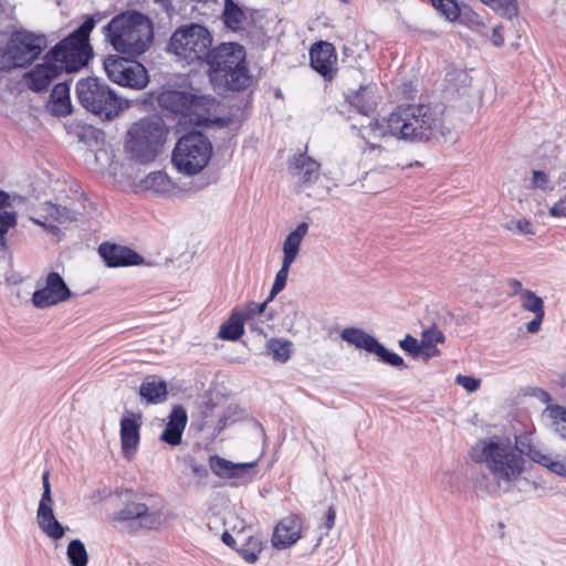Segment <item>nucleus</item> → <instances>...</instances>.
<instances>
[{
  "label": "nucleus",
  "instance_id": "obj_1",
  "mask_svg": "<svg viewBox=\"0 0 566 566\" xmlns=\"http://www.w3.org/2000/svg\"><path fill=\"white\" fill-rule=\"evenodd\" d=\"M441 113L427 104H407L395 108L381 120L375 119L361 125L359 135L363 139L396 137L408 142H427L441 128Z\"/></svg>",
  "mask_w": 566,
  "mask_h": 566
},
{
  "label": "nucleus",
  "instance_id": "obj_2",
  "mask_svg": "<svg viewBox=\"0 0 566 566\" xmlns=\"http://www.w3.org/2000/svg\"><path fill=\"white\" fill-rule=\"evenodd\" d=\"M206 62L209 80L216 91H242L250 85L251 76L242 45L221 43L210 51Z\"/></svg>",
  "mask_w": 566,
  "mask_h": 566
},
{
  "label": "nucleus",
  "instance_id": "obj_3",
  "mask_svg": "<svg viewBox=\"0 0 566 566\" xmlns=\"http://www.w3.org/2000/svg\"><path fill=\"white\" fill-rule=\"evenodd\" d=\"M530 450H536L520 438L516 444L510 440L491 438L479 441L472 449L475 462H484L494 478L510 482L524 469L523 453L530 457Z\"/></svg>",
  "mask_w": 566,
  "mask_h": 566
},
{
  "label": "nucleus",
  "instance_id": "obj_4",
  "mask_svg": "<svg viewBox=\"0 0 566 566\" xmlns=\"http://www.w3.org/2000/svg\"><path fill=\"white\" fill-rule=\"evenodd\" d=\"M104 33L115 51L129 56L145 53L154 40L151 21L137 11L115 15L104 27Z\"/></svg>",
  "mask_w": 566,
  "mask_h": 566
},
{
  "label": "nucleus",
  "instance_id": "obj_5",
  "mask_svg": "<svg viewBox=\"0 0 566 566\" xmlns=\"http://www.w3.org/2000/svg\"><path fill=\"white\" fill-rule=\"evenodd\" d=\"M167 134L168 127L160 117H144L128 129L126 151L139 163L153 161L166 143Z\"/></svg>",
  "mask_w": 566,
  "mask_h": 566
},
{
  "label": "nucleus",
  "instance_id": "obj_6",
  "mask_svg": "<svg viewBox=\"0 0 566 566\" xmlns=\"http://www.w3.org/2000/svg\"><path fill=\"white\" fill-rule=\"evenodd\" d=\"M95 24V15L87 17L76 30L48 52L49 59L57 63L61 72L73 73L87 65L92 57L88 39Z\"/></svg>",
  "mask_w": 566,
  "mask_h": 566
},
{
  "label": "nucleus",
  "instance_id": "obj_7",
  "mask_svg": "<svg viewBox=\"0 0 566 566\" xmlns=\"http://www.w3.org/2000/svg\"><path fill=\"white\" fill-rule=\"evenodd\" d=\"M78 103L101 118L116 117L127 105L104 81L97 77L82 78L76 83Z\"/></svg>",
  "mask_w": 566,
  "mask_h": 566
},
{
  "label": "nucleus",
  "instance_id": "obj_8",
  "mask_svg": "<svg viewBox=\"0 0 566 566\" xmlns=\"http://www.w3.org/2000/svg\"><path fill=\"white\" fill-rule=\"evenodd\" d=\"M211 154L212 145L208 137L199 132L188 133L177 142L171 163L178 171L191 176L208 165Z\"/></svg>",
  "mask_w": 566,
  "mask_h": 566
},
{
  "label": "nucleus",
  "instance_id": "obj_9",
  "mask_svg": "<svg viewBox=\"0 0 566 566\" xmlns=\"http://www.w3.org/2000/svg\"><path fill=\"white\" fill-rule=\"evenodd\" d=\"M212 36L207 28L190 24L178 28L170 36L168 51L188 64L206 60L210 53Z\"/></svg>",
  "mask_w": 566,
  "mask_h": 566
},
{
  "label": "nucleus",
  "instance_id": "obj_10",
  "mask_svg": "<svg viewBox=\"0 0 566 566\" xmlns=\"http://www.w3.org/2000/svg\"><path fill=\"white\" fill-rule=\"evenodd\" d=\"M45 39L28 31L13 32L4 48H0V70L25 67L42 52Z\"/></svg>",
  "mask_w": 566,
  "mask_h": 566
},
{
  "label": "nucleus",
  "instance_id": "obj_11",
  "mask_svg": "<svg viewBox=\"0 0 566 566\" xmlns=\"http://www.w3.org/2000/svg\"><path fill=\"white\" fill-rule=\"evenodd\" d=\"M111 521L115 526L132 532L155 530L161 524V513L143 502L128 501L112 515Z\"/></svg>",
  "mask_w": 566,
  "mask_h": 566
},
{
  "label": "nucleus",
  "instance_id": "obj_12",
  "mask_svg": "<svg viewBox=\"0 0 566 566\" xmlns=\"http://www.w3.org/2000/svg\"><path fill=\"white\" fill-rule=\"evenodd\" d=\"M104 70L112 82L122 86L142 90L148 83L146 69L135 60L109 55L104 61Z\"/></svg>",
  "mask_w": 566,
  "mask_h": 566
},
{
  "label": "nucleus",
  "instance_id": "obj_13",
  "mask_svg": "<svg viewBox=\"0 0 566 566\" xmlns=\"http://www.w3.org/2000/svg\"><path fill=\"white\" fill-rule=\"evenodd\" d=\"M340 337L346 343L354 345L356 348L364 349L378 356L379 360L395 368H406L403 358L388 350L374 336L360 328L348 327L343 329Z\"/></svg>",
  "mask_w": 566,
  "mask_h": 566
},
{
  "label": "nucleus",
  "instance_id": "obj_14",
  "mask_svg": "<svg viewBox=\"0 0 566 566\" xmlns=\"http://www.w3.org/2000/svg\"><path fill=\"white\" fill-rule=\"evenodd\" d=\"M50 473L46 471L42 476L43 493L41 495L36 510V523L40 531L50 539L56 542L64 537L67 526L62 525L57 521L53 511V499L51 484L49 480Z\"/></svg>",
  "mask_w": 566,
  "mask_h": 566
},
{
  "label": "nucleus",
  "instance_id": "obj_15",
  "mask_svg": "<svg viewBox=\"0 0 566 566\" xmlns=\"http://www.w3.org/2000/svg\"><path fill=\"white\" fill-rule=\"evenodd\" d=\"M205 96H196L193 94L180 91H165L158 96V104L161 108L182 116H197V124H202L207 118L202 117L199 112L205 105Z\"/></svg>",
  "mask_w": 566,
  "mask_h": 566
},
{
  "label": "nucleus",
  "instance_id": "obj_16",
  "mask_svg": "<svg viewBox=\"0 0 566 566\" xmlns=\"http://www.w3.org/2000/svg\"><path fill=\"white\" fill-rule=\"evenodd\" d=\"M72 295L64 279L56 272H50L42 287L34 291L32 304L36 308H46L67 301Z\"/></svg>",
  "mask_w": 566,
  "mask_h": 566
},
{
  "label": "nucleus",
  "instance_id": "obj_17",
  "mask_svg": "<svg viewBox=\"0 0 566 566\" xmlns=\"http://www.w3.org/2000/svg\"><path fill=\"white\" fill-rule=\"evenodd\" d=\"M289 172L295 179V188L302 191L319 179L321 164L306 153L295 154L289 161Z\"/></svg>",
  "mask_w": 566,
  "mask_h": 566
},
{
  "label": "nucleus",
  "instance_id": "obj_18",
  "mask_svg": "<svg viewBox=\"0 0 566 566\" xmlns=\"http://www.w3.org/2000/svg\"><path fill=\"white\" fill-rule=\"evenodd\" d=\"M98 253L109 268L138 265L144 261L134 250L114 243H102Z\"/></svg>",
  "mask_w": 566,
  "mask_h": 566
},
{
  "label": "nucleus",
  "instance_id": "obj_19",
  "mask_svg": "<svg viewBox=\"0 0 566 566\" xmlns=\"http://www.w3.org/2000/svg\"><path fill=\"white\" fill-rule=\"evenodd\" d=\"M61 73L57 63H54L46 54L44 63L35 65L27 74L28 85L34 92L45 91Z\"/></svg>",
  "mask_w": 566,
  "mask_h": 566
},
{
  "label": "nucleus",
  "instance_id": "obj_20",
  "mask_svg": "<svg viewBox=\"0 0 566 566\" xmlns=\"http://www.w3.org/2000/svg\"><path fill=\"white\" fill-rule=\"evenodd\" d=\"M301 537V521L296 515H290L280 521L275 526L272 545L275 548L284 549L297 542Z\"/></svg>",
  "mask_w": 566,
  "mask_h": 566
},
{
  "label": "nucleus",
  "instance_id": "obj_21",
  "mask_svg": "<svg viewBox=\"0 0 566 566\" xmlns=\"http://www.w3.org/2000/svg\"><path fill=\"white\" fill-rule=\"evenodd\" d=\"M188 422V416L184 407L176 406L168 416V421L159 439L176 447L181 443L182 433Z\"/></svg>",
  "mask_w": 566,
  "mask_h": 566
},
{
  "label": "nucleus",
  "instance_id": "obj_22",
  "mask_svg": "<svg viewBox=\"0 0 566 566\" xmlns=\"http://www.w3.org/2000/svg\"><path fill=\"white\" fill-rule=\"evenodd\" d=\"M310 59L312 67L321 75L327 76L333 71L337 55L332 43L319 41L311 48Z\"/></svg>",
  "mask_w": 566,
  "mask_h": 566
},
{
  "label": "nucleus",
  "instance_id": "obj_23",
  "mask_svg": "<svg viewBox=\"0 0 566 566\" xmlns=\"http://www.w3.org/2000/svg\"><path fill=\"white\" fill-rule=\"evenodd\" d=\"M377 86L376 84L369 83L360 85L357 91H353L346 94V101L354 107L359 114L369 115L377 106Z\"/></svg>",
  "mask_w": 566,
  "mask_h": 566
},
{
  "label": "nucleus",
  "instance_id": "obj_24",
  "mask_svg": "<svg viewBox=\"0 0 566 566\" xmlns=\"http://www.w3.org/2000/svg\"><path fill=\"white\" fill-rule=\"evenodd\" d=\"M140 421L136 418L124 417L120 420V442L122 450L126 458H130L136 451L140 436Z\"/></svg>",
  "mask_w": 566,
  "mask_h": 566
},
{
  "label": "nucleus",
  "instance_id": "obj_25",
  "mask_svg": "<svg viewBox=\"0 0 566 566\" xmlns=\"http://www.w3.org/2000/svg\"><path fill=\"white\" fill-rule=\"evenodd\" d=\"M168 390L165 380L157 376H148L139 387V396L147 403H161L167 399Z\"/></svg>",
  "mask_w": 566,
  "mask_h": 566
},
{
  "label": "nucleus",
  "instance_id": "obj_26",
  "mask_svg": "<svg viewBox=\"0 0 566 566\" xmlns=\"http://www.w3.org/2000/svg\"><path fill=\"white\" fill-rule=\"evenodd\" d=\"M308 230V224L306 222H301L297 227L287 234L283 243V261L286 263H292L295 261L303 238L306 235Z\"/></svg>",
  "mask_w": 566,
  "mask_h": 566
},
{
  "label": "nucleus",
  "instance_id": "obj_27",
  "mask_svg": "<svg viewBox=\"0 0 566 566\" xmlns=\"http://www.w3.org/2000/svg\"><path fill=\"white\" fill-rule=\"evenodd\" d=\"M142 185L146 190H151L165 196L171 195L175 190V185L169 176L160 170L148 174L142 180Z\"/></svg>",
  "mask_w": 566,
  "mask_h": 566
},
{
  "label": "nucleus",
  "instance_id": "obj_28",
  "mask_svg": "<svg viewBox=\"0 0 566 566\" xmlns=\"http://www.w3.org/2000/svg\"><path fill=\"white\" fill-rule=\"evenodd\" d=\"M244 315L233 311L229 319L221 325L218 337L224 340H238L244 333Z\"/></svg>",
  "mask_w": 566,
  "mask_h": 566
},
{
  "label": "nucleus",
  "instance_id": "obj_29",
  "mask_svg": "<svg viewBox=\"0 0 566 566\" xmlns=\"http://www.w3.org/2000/svg\"><path fill=\"white\" fill-rule=\"evenodd\" d=\"M52 111L57 115H67L71 112L70 87L66 82L54 85L50 95Z\"/></svg>",
  "mask_w": 566,
  "mask_h": 566
},
{
  "label": "nucleus",
  "instance_id": "obj_30",
  "mask_svg": "<svg viewBox=\"0 0 566 566\" xmlns=\"http://www.w3.org/2000/svg\"><path fill=\"white\" fill-rule=\"evenodd\" d=\"M253 467V463L234 464L223 458L213 455L210 458V468L219 476H238L241 471Z\"/></svg>",
  "mask_w": 566,
  "mask_h": 566
},
{
  "label": "nucleus",
  "instance_id": "obj_31",
  "mask_svg": "<svg viewBox=\"0 0 566 566\" xmlns=\"http://www.w3.org/2000/svg\"><path fill=\"white\" fill-rule=\"evenodd\" d=\"M244 20V11L233 0H226L223 10L224 24L229 29L237 31L243 28Z\"/></svg>",
  "mask_w": 566,
  "mask_h": 566
},
{
  "label": "nucleus",
  "instance_id": "obj_32",
  "mask_svg": "<svg viewBox=\"0 0 566 566\" xmlns=\"http://www.w3.org/2000/svg\"><path fill=\"white\" fill-rule=\"evenodd\" d=\"M293 343L284 338H271L266 343L268 350L272 354L273 360L284 364L292 354Z\"/></svg>",
  "mask_w": 566,
  "mask_h": 566
},
{
  "label": "nucleus",
  "instance_id": "obj_33",
  "mask_svg": "<svg viewBox=\"0 0 566 566\" xmlns=\"http://www.w3.org/2000/svg\"><path fill=\"white\" fill-rule=\"evenodd\" d=\"M69 563L72 566H87L88 553L81 539H72L66 549Z\"/></svg>",
  "mask_w": 566,
  "mask_h": 566
},
{
  "label": "nucleus",
  "instance_id": "obj_34",
  "mask_svg": "<svg viewBox=\"0 0 566 566\" xmlns=\"http://www.w3.org/2000/svg\"><path fill=\"white\" fill-rule=\"evenodd\" d=\"M430 2L449 21H455L465 14L467 8H461L457 0H430Z\"/></svg>",
  "mask_w": 566,
  "mask_h": 566
},
{
  "label": "nucleus",
  "instance_id": "obj_35",
  "mask_svg": "<svg viewBox=\"0 0 566 566\" xmlns=\"http://www.w3.org/2000/svg\"><path fill=\"white\" fill-rule=\"evenodd\" d=\"M242 541H244V543H242L240 547L235 548L237 552L245 562L250 564L255 563L262 549L260 539L253 536H249L242 538Z\"/></svg>",
  "mask_w": 566,
  "mask_h": 566
},
{
  "label": "nucleus",
  "instance_id": "obj_36",
  "mask_svg": "<svg viewBox=\"0 0 566 566\" xmlns=\"http://www.w3.org/2000/svg\"><path fill=\"white\" fill-rule=\"evenodd\" d=\"M17 223V212L0 210V247L2 250H6L8 248L6 234L10 229L15 228Z\"/></svg>",
  "mask_w": 566,
  "mask_h": 566
},
{
  "label": "nucleus",
  "instance_id": "obj_37",
  "mask_svg": "<svg viewBox=\"0 0 566 566\" xmlns=\"http://www.w3.org/2000/svg\"><path fill=\"white\" fill-rule=\"evenodd\" d=\"M521 301L523 310L534 314H545L543 298L537 296L533 291L525 290L522 292Z\"/></svg>",
  "mask_w": 566,
  "mask_h": 566
},
{
  "label": "nucleus",
  "instance_id": "obj_38",
  "mask_svg": "<svg viewBox=\"0 0 566 566\" xmlns=\"http://www.w3.org/2000/svg\"><path fill=\"white\" fill-rule=\"evenodd\" d=\"M291 265L292 263L282 262V266L277 271L270 291L269 300H273L285 287Z\"/></svg>",
  "mask_w": 566,
  "mask_h": 566
},
{
  "label": "nucleus",
  "instance_id": "obj_39",
  "mask_svg": "<svg viewBox=\"0 0 566 566\" xmlns=\"http://www.w3.org/2000/svg\"><path fill=\"white\" fill-rule=\"evenodd\" d=\"M503 228L518 234H534V227L532 222L525 218L517 220H510L503 224Z\"/></svg>",
  "mask_w": 566,
  "mask_h": 566
},
{
  "label": "nucleus",
  "instance_id": "obj_40",
  "mask_svg": "<svg viewBox=\"0 0 566 566\" xmlns=\"http://www.w3.org/2000/svg\"><path fill=\"white\" fill-rule=\"evenodd\" d=\"M48 213L60 223L70 222L76 219V213L73 210L57 205H50Z\"/></svg>",
  "mask_w": 566,
  "mask_h": 566
},
{
  "label": "nucleus",
  "instance_id": "obj_41",
  "mask_svg": "<svg viewBox=\"0 0 566 566\" xmlns=\"http://www.w3.org/2000/svg\"><path fill=\"white\" fill-rule=\"evenodd\" d=\"M531 188L539 189L544 192H548L553 190V185L551 182L549 176L542 170H533L532 179H531Z\"/></svg>",
  "mask_w": 566,
  "mask_h": 566
},
{
  "label": "nucleus",
  "instance_id": "obj_42",
  "mask_svg": "<svg viewBox=\"0 0 566 566\" xmlns=\"http://www.w3.org/2000/svg\"><path fill=\"white\" fill-rule=\"evenodd\" d=\"M272 300H269V297L263 303H251L249 304L243 311H239V314L244 315V321H254L255 317L263 314L265 311V307L268 303H270Z\"/></svg>",
  "mask_w": 566,
  "mask_h": 566
},
{
  "label": "nucleus",
  "instance_id": "obj_43",
  "mask_svg": "<svg viewBox=\"0 0 566 566\" xmlns=\"http://www.w3.org/2000/svg\"><path fill=\"white\" fill-rule=\"evenodd\" d=\"M443 342H444L443 333L434 326L424 329L421 334L420 343L437 347L438 344H441Z\"/></svg>",
  "mask_w": 566,
  "mask_h": 566
},
{
  "label": "nucleus",
  "instance_id": "obj_44",
  "mask_svg": "<svg viewBox=\"0 0 566 566\" xmlns=\"http://www.w3.org/2000/svg\"><path fill=\"white\" fill-rule=\"evenodd\" d=\"M399 347L413 357L420 356V342L409 334L399 340Z\"/></svg>",
  "mask_w": 566,
  "mask_h": 566
},
{
  "label": "nucleus",
  "instance_id": "obj_45",
  "mask_svg": "<svg viewBox=\"0 0 566 566\" xmlns=\"http://www.w3.org/2000/svg\"><path fill=\"white\" fill-rule=\"evenodd\" d=\"M455 382L467 389L469 392L476 391L480 388L481 380L472 376L458 375Z\"/></svg>",
  "mask_w": 566,
  "mask_h": 566
},
{
  "label": "nucleus",
  "instance_id": "obj_46",
  "mask_svg": "<svg viewBox=\"0 0 566 566\" xmlns=\"http://www.w3.org/2000/svg\"><path fill=\"white\" fill-rule=\"evenodd\" d=\"M555 431L566 439V409L558 408L555 411Z\"/></svg>",
  "mask_w": 566,
  "mask_h": 566
},
{
  "label": "nucleus",
  "instance_id": "obj_47",
  "mask_svg": "<svg viewBox=\"0 0 566 566\" xmlns=\"http://www.w3.org/2000/svg\"><path fill=\"white\" fill-rule=\"evenodd\" d=\"M549 216L554 218L566 217V199H560L549 209Z\"/></svg>",
  "mask_w": 566,
  "mask_h": 566
},
{
  "label": "nucleus",
  "instance_id": "obj_48",
  "mask_svg": "<svg viewBox=\"0 0 566 566\" xmlns=\"http://www.w3.org/2000/svg\"><path fill=\"white\" fill-rule=\"evenodd\" d=\"M491 42L496 48L504 44V32L502 25H496L492 29Z\"/></svg>",
  "mask_w": 566,
  "mask_h": 566
},
{
  "label": "nucleus",
  "instance_id": "obj_49",
  "mask_svg": "<svg viewBox=\"0 0 566 566\" xmlns=\"http://www.w3.org/2000/svg\"><path fill=\"white\" fill-rule=\"evenodd\" d=\"M440 355V350L436 346L420 343V356L424 359H429Z\"/></svg>",
  "mask_w": 566,
  "mask_h": 566
},
{
  "label": "nucleus",
  "instance_id": "obj_50",
  "mask_svg": "<svg viewBox=\"0 0 566 566\" xmlns=\"http://www.w3.org/2000/svg\"><path fill=\"white\" fill-rule=\"evenodd\" d=\"M535 317L527 323L526 329L530 334H536L541 329L545 314H534Z\"/></svg>",
  "mask_w": 566,
  "mask_h": 566
},
{
  "label": "nucleus",
  "instance_id": "obj_51",
  "mask_svg": "<svg viewBox=\"0 0 566 566\" xmlns=\"http://www.w3.org/2000/svg\"><path fill=\"white\" fill-rule=\"evenodd\" d=\"M507 285L513 290V295H520L522 297V292L526 289H523L522 282L516 279H510L507 281Z\"/></svg>",
  "mask_w": 566,
  "mask_h": 566
},
{
  "label": "nucleus",
  "instance_id": "obj_52",
  "mask_svg": "<svg viewBox=\"0 0 566 566\" xmlns=\"http://www.w3.org/2000/svg\"><path fill=\"white\" fill-rule=\"evenodd\" d=\"M335 518H336V511L333 506H329L327 510V513H326V521H325V526H326L327 531L333 528V526L335 524Z\"/></svg>",
  "mask_w": 566,
  "mask_h": 566
},
{
  "label": "nucleus",
  "instance_id": "obj_53",
  "mask_svg": "<svg viewBox=\"0 0 566 566\" xmlns=\"http://www.w3.org/2000/svg\"><path fill=\"white\" fill-rule=\"evenodd\" d=\"M249 328L251 332L256 333L258 335L266 336L264 333V329L262 328L261 324L254 319V321H247Z\"/></svg>",
  "mask_w": 566,
  "mask_h": 566
},
{
  "label": "nucleus",
  "instance_id": "obj_54",
  "mask_svg": "<svg viewBox=\"0 0 566 566\" xmlns=\"http://www.w3.org/2000/svg\"><path fill=\"white\" fill-rule=\"evenodd\" d=\"M222 538V542L227 545V546H230V547H234L235 543H237V538H234L229 532H224L221 536Z\"/></svg>",
  "mask_w": 566,
  "mask_h": 566
},
{
  "label": "nucleus",
  "instance_id": "obj_55",
  "mask_svg": "<svg viewBox=\"0 0 566 566\" xmlns=\"http://www.w3.org/2000/svg\"><path fill=\"white\" fill-rule=\"evenodd\" d=\"M481 1L489 6L497 4L501 7H509L513 0H481Z\"/></svg>",
  "mask_w": 566,
  "mask_h": 566
},
{
  "label": "nucleus",
  "instance_id": "obj_56",
  "mask_svg": "<svg viewBox=\"0 0 566 566\" xmlns=\"http://www.w3.org/2000/svg\"><path fill=\"white\" fill-rule=\"evenodd\" d=\"M9 197L7 193L0 191V210L8 205Z\"/></svg>",
  "mask_w": 566,
  "mask_h": 566
},
{
  "label": "nucleus",
  "instance_id": "obj_57",
  "mask_svg": "<svg viewBox=\"0 0 566 566\" xmlns=\"http://www.w3.org/2000/svg\"><path fill=\"white\" fill-rule=\"evenodd\" d=\"M499 489L497 484L492 485L491 488H486L488 492H494Z\"/></svg>",
  "mask_w": 566,
  "mask_h": 566
},
{
  "label": "nucleus",
  "instance_id": "obj_58",
  "mask_svg": "<svg viewBox=\"0 0 566 566\" xmlns=\"http://www.w3.org/2000/svg\"><path fill=\"white\" fill-rule=\"evenodd\" d=\"M472 17H473V19H471V21H473L474 19L478 18L476 13H473Z\"/></svg>",
  "mask_w": 566,
  "mask_h": 566
},
{
  "label": "nucleus",
  "instance_id": "obj_59",
  "mask_svg": "<svg viewBox=\"0 0 566 566\" xmlns=\"http://www.w3.org/2000/svg\"><path fill=\"white\" fill-rule=\"evenodd\" d=\"M156 2H164L165 0H155Z\"/></svg>",
  "mask_w": 566,
  "mask_h": 566
},
{
  "label": "nucleus",
  "instance_id": "obj_60",
  "mask_svg": "<svg viewBox=\"0 0 566 566\" xmlns=\"http://www.w3.org/2000/svg\"><path fill=\"white\" fill-rule=\"evenodd\" d=\"M344 2H348V0H343Z\"/></svg>",
  "mask_w": 566,
  "mask_h": 566
}]
</instances>
